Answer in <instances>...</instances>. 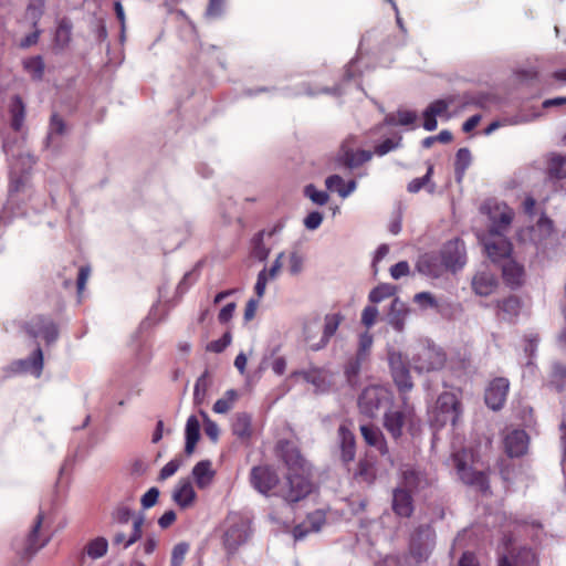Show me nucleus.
<instances>
[{
    "label": "nucleus",
    "mask_w": 566,
    "mask_h": 566,
    "mask_svg": "<svg viewBox=\"0 0 566 566\" xmlns=\"http://www.w3.org/2000/svg\"><path fill=\"white\" fill-rule=\"evenodd\" d=\"M281 457L287 467L284 481L268 467H256L251 471V483L260 493L277 496L286 503H295L312 492L306 463L298 450L290 442L280 443Z\"/></svg>",
    "instance_id": "nucleus-1"
},
{
    "label": "nucleus",
    "mask_w": 566,
    "mask_h": 566,
    "mask_svg": "<svg viewBox=\"0 0 566 566\" xmlns=\"http://www.w3.org/2000/svg\"><path fill=\"white\" fill-rule=\"evenodd\" d=\"M391 391L384 386H369L364 389L358 399L361 413L375 417L380 409L387 408L392 402Z\"/></svg>",
    "instance_id": "nucleus-2"
},
{
    "label": "nucleus",
    "mask_w": 566,
    "mask_h": 566,
    "mask_svg": "<svg viewBox=\"0 0 566 566\" xmlns=\"http://www.w3.org/2000/svg\"><path fill=\"white\" fill-rule=\"evenodd\" d=\"M444 363V353L431 345L419 346L411 357L412 368L419 374L439 370Z\"/></svg>",
    "instance_id": "nucleus-3"
},
{
    "label": "nucleus",
    "mask_w": 566,
    "mask_h": 566,
    "mask_svg": "<svg viewBox=\"0 0 566 566\" xmlns=\"http://www.w3.org/2000/svg\"><path fill=\"white\" fill-rule=\"evenodd\" d=\"M402 403L403 410H388L384 415V427L394 439L400 438L405 428L411 430L416 426L413 410L407 406L405 398Z\"/></svg>",
    "instance_id": "nucleus-4"
},
{
    "label": "nucleus",
    "mask_w": 566,
    "mask_h": 566,
    "mask_svg": "<svg viewBox=\"0 0 566 566\" xmlns=\"http://www.w3.org/2000/svg\"><path fill=\"white\" fill-rule=\"evenodd\" d=\"M460 413V403L455 394L443 392L439 396L433 410V419L439 426L448 423L454 426Z\"/></svg>",
    "instance_id": "nucleus-5"
},
{
    "label": "nucleus",
    "mask_w": 566,
    "mask_h": 566,
    "mask_svg": "<svg viewBox=\"0 0 566 566\" xmlns=\"http://www.w3.org/2000/svg\"><path fill=\"white\" fill-rule=\"evenodd\" d=\"M250 534V523L248 520L231 515L227 520V528L223 535L224 545L229 551H234L243 544Z\"/></svg>",
    "instance_id": "nucleus-6"
},
{
    "label": "nucleus",
    "mask_w": 566,
    "mask_h": 566,
    "mask_svg": "<svg viewBox=\"0 0 566 566\" xmlns=\"http://www.w3.org/2000/svg\"><path fill=\"white\" fill-rule=\"evenodd\" d=\"M491 221L489 232L505 233L514 218V211L503 202H489L483 206Z\"/></svg>",
    "instance_id": "nucleus-7"
},
{
    "label": "nucleus",
    "mask_w": 566,
    "mask_h": 566,
    "mask_svg": "<svg viewBox=\"0 0 566 566\" xmlns=\"http://www.w3.org/2000/svg\"><path fill=\"white\" fill-rule=\"evenodd\" d=\"M480 241L483 244L484 252L493 262L510 258L512 243L505 238L504 233L488 232Z\"/></svg>",
    "instance_id": "nucleus-8"
},
{
    "label": "nucleus",
    "mask_w": 566,
    "mask_h": 566,
    "mask_svg": "<svg viewBox=\"0 0 566 566\" xmlns=\"http://www.w3.org/2000/svg\"><path fill=\"white\" fill-rule=\"evenodd\" d=\"M388 361L391 369L392 378L401 392H408L412 389L409 369L402 357V354L396 350L388 353Z\"/></svg>",
    "instance_id": "nucleus-9"
},
{
    "label": "nucleus",
    "mask_w": 566,
    "mask_h": 566,
    "mask_svg": "<svg viewBox=\"0 0 566 566\" xmlns=\"http://www.w3.org/2000/svg\"><path fill=\"white\" fill-rule=\"evenodd\" d=\"M467 458V451H463L461 454L457 453L453 457L460 479L465 484L474 485L481 491H486L489 485L485 474L482 471H476L471 467H468L465 463Z\"/></svg>",
    "instance_id": "nucleus-10"
},
{
    "label": "nucleus",
    "mask_w": 566,
    "mask_h": 566,
    "mask_svg": "<svg viewBox=\"0 0 566 566\" xmlns=\"http://www.w3.org/2000/svg\"><path fill=\"white\" fill-rule=\"evenodd\" d=\"M457 102V96H448L447 98L432 102L423 112V128L428 132L434 130L438 126L437 116L450 118L452 115L448 113V109L454 106Z\"/></svg>",
    "instance_id": "nucleus-11"
},
{
    "label": "nucleus",
    "mask_w": 566,
    "mask_h": 566,
    "mask_svg": "<svg viewBox=\"0 0 566 566\" xmlns=\"http://www.w3.org/2000/svg\"><path fill=\"white\" fill-rule=\"evenodd\" d=\"M291 378L295 380L302 379L303 381L311 384L316 392H325L332 385L329 373L316 367L294 371L291 375Z\"/></svg>",
    "instance_id": "nucleus-12"
},
{
    "label": "nucleus",
    "mask_w": 566,
    "mask_h": 566,
    "mask_svg": "<svg viewBox=\"0 0 566 566\" xmlns=\"http://www.w3.org/2000/svg\"><path fill=\"white\" fill-rule=\"evenodd\" d=\"M440 255L447 268L452 272L462 269L467 262L464 244L459 240L448 242Z\"/></svg>",
    "instance_id": "nucleus-13"
},
{
    "label": "nucleus",
    "mask_w": 566,
    "mask_h": 566,
    "mask_svg": "<svg viewBox=\"0 0 566 566\" xmlns=\"http://www.w3.org/2000/svg\"><path fill=\"white\" fill-rule=\"evenodd\" d=\"M28 334L34 338L42 337L46 343H52L57 337V329L53 322L43 316L31 318L25 326Z\"/></svg>",
    "instance_id": "nucleus-14"
},
{
    "label": "nucleus",
    "mask_w": 566,
    "mask_h": 566,
    "mask_svg": "<svg viewBox=\"0 0 566 566\" xmlns=\"http://www.w3.org/2000/svg\"><path fill=\"white\" fill-rule=\"evenodd\" d=\"M43 369V353L40 347L25 359H18L10 365V370L13 374L30 373L36 378L41 376Z\"/></svg>",
    "instance_id": "nucleus-15"
},
{
    "label": "nucleus",
    "mask_w": 566,
    "mask_h": 566,
    "mask_svg": "<svg viewBox=\"0 0 566 566\" xmlns=\"http://www.w3.org/2000/svg\"><path fill=\"white\" fill-rule=\"evenodd\" d=\"M509 380L505 378L494 379L485 391V402L493 410L500 409L506 399L509 391Z\"/></svg>",
    "instance_id": "nucleus-16"
},
{
    "label": "nucleus",
    "mask_w": 566,
    "mask_h": 566,
    "mask_svg": "<svg viewBox=\"0 0 566 566\" xmlns=\"http://www.w3.org/2000/svg\"><path fill=\"white\" fill-rule=\"evenodd\" d=\"M417 269L420 273L436 279L449 270L440 254L422 255L417 262Z\"/></svg>",
    "instance_id": "nucleus-17"
},
{
    "label": "nucleus",
    "mask_w": 566,
    "mask_h": 566,
    "mask_svg": "<svg viewBox=\"0 0 566 566\" xmlns=\"http://www.w3.org/2000/svg\"><path fill=\"white\" fill-rule=\"evenodd\" d=\"M391 507L401 517H409L413 512L412 493L402 486H396L392 491Z\"/></svg>",
    "instance_id": "nucleus-18"
},
{
    "label": "nucleus",
    "mask_w": 566,
    "mask_h": 566,
    "mask_svg": "<svg viewBox=\"0 0 566 566\" xmlns=\"http://www.w3.org/2000/svg\"><path fill=\"white\" fill-rule=\"evenodd\" d=\"M171 497L179 507L188 509L193 505L197 494L192 483L188 479H181L176 484Z\"/></svg>",
    "instance_id": "nucleus-19"
},
{
    "label": "nucleus",
    "mask_w": 566,
    "mask_h": 566,
    "mask_svg": "<svg viewBox=\"0 0 566 566\" xmlns=\"http://www.w3.org/2000/svg\"><path fill=\"white\" fill-rule=\"evenodd\" d=\"M528 446V437L523 430H513L505 437V450L510 457L523 455Z\"/></svg>",
    "instance_id": "nucleus-20"
},
{
    "label": "nucleus",
    "mask_w": 566,
    "mask_h": 566,
    "mask_svg": "<svg viewBox=\"0 0 566 566\" xmlns=\"http://www.w3.org/2000/svg\"><path fill=\"white\" fill-rule=\"evenodd\" d=\"M338 440L342 461L352 462L355 458V437L345 424H340L338 428Z\"/></svg>",
    "instance_id": "nucleus-21"
},
{
    "label": "nucleus",
    "mask_w": 566,
    "mask_h": 566,
    "mask_svg": "<svg viewBox=\"0 0 566 566\" xmlns=\"http://www.w3.org/2000/svg\"><path fill=\"white\" fill-rule=\"evenodd\" d=\"M541 116H542V113L539 111L532 109V112L530 114H517L513 117L505 118L503 120H494L484 129V134L491 135L496 129L507 126V125H521V124L531 123V122L538 119Z\"/></svg>",
    "instance_id": "nucleus-22"
},
{
    "label": "nucleus",
    "mask_w": 566,
    "mask_h": 566,
    "mask_svg": "<svg viewBox=\"0 0 566 566\" xmlns=\"http://www.w3.org/2000/svg\"><path fill=\"white\" fill-rule=\"evenodd\" d=\"M496 285V279L489 271L478 272L472 279V289L480 296L492 294Z\"/></svg>",
    "instance_id": "nucleus-23"
},
{
    "label": "nucleus",
    "mask_w": 566,
    "mask_h": 566,
    "mask_svg": "<svg viewBox=\"0 0 566 566\" xmlns=\"http://www.w3.org/2000/svg\"><path fill=\"white\" fill-rule=\"evenodd\" d=\"M324 523L325 514L322 511L311 513L303 524L295 526L293 531L295 539H302L310 531H319Z\"/></svg>",
    "instance_id": "nucleus-24"
},
{
    "label": "nucleus",
    "mask_w": 566,
    "mask_h": 566,
    "mask_svg": "<svg viewBox=\"0 0 566 566\" xmlns=\"http://www.w3.org/2000/svg\"><path fill=\"white\" fill-rule=\"evenodd\" d=\"M192 476L199 489L208 488L214 478L211 461L202 460L198 462L192 469Z\"/></svg>",
    "instance_id": "nucleus-25"
},
{
    "label": "nucleus",
    "mask_w": 566,
    "mask_h": 566,
    "mask_svg": "<svg viewBox=\"0 0 566 566\" xmlns=\"http://www.w3.org/2000/svg\"><path fill=\"white\" fill-rule=\"evenodd\" d=\"M360 432L367 444L378 449L382 454L388 452L385 437L377 427L361 424Z\"/></svg>",
    "instance_id": "nucleus-26"
},
{
    "label": "nucleus",
    "mask_w": 566,
    "mask_h": 566,
    "mask_svg": "<svg viewBox=\"0 0 566 566\" xmlns=\"http://www.w3.org/2000/svg\"><path fill=\"white\" fill-rule=\"evenodd\" d=\"M407 305L400 301L399 298H395L391 303L389 313H388V322L389 324L398 332H401L405 327V321L408 315Z\"/></svg>",
    "instance_id": "nucleus-27"
},
{
    "label": "nucleus",
    "mask_w": 566,
    "mask_h": 566,
    "mask_svg": "<svg viewBox=\"0 0 566 566\" xmlns=\"http://www.w3.org/2000/svg\"><path fill=\"white\" fill-rule=\"evenodd\" d=\"M186 446L185 452L187 455H191L195 451L196 444L200 438V423L196 416H190L187 419L186 428Z\"/></svg>",
    "instance_id": "nucleus-28"
},
{
    "label": "nucleus",
    "mask_w": 566,
    "mask_h": 566,
    "mask_svg": "<svg viewBox=\"0 0 566 566\" xmlns=\"http://www.w3.org/2000/svg\"><path fill=\"white\" fill-rule=\"evenodd\" d=\"M342 317L338 314H328L324 318L323 334L319 336L318 343H315L313 347L315 349L324 348L331 337L336 333Z\"/></svg>",
    "instance_id": "nucleus-29"
},
{
    "label": "nucleus",
    "mask_w": 566,
    "mask_h": 566,
    "mask_svg": "<svg viewBox=\"0 0 566 566\" xmlns=\"http://www.w3.org/2000/svg\"><path fill=\"white\" fill-rule=\"evenodd\" d=\"M423 482L424 480L420 472L409 465H406L401 469L400 482L397 486H402L410 491V493H413L421 488Z\"/></svg>",
    "instance_id": "nucleus-30"
},
{
    "label": "nucleus",
    "mask_w": 566,
    "mask_h": 566,
    "mask_svg": "<svg viewBox=\"0 0 566 566\" xmlns=\"http://www.w3.org/2000/svg\"><path fill=\"white\" fill-rule=\"evenodd\" d=\"M233 434L241 439H248L251 433V417L245 412L237 413L232 421Z\"/></svg>",
    "instance_id": "nucleus-31"
},
{
    "label": "nucleus",
    "mask_w": 566,
    "mask_h": 566,
    "mask_svg": "<svg viewBox=\"0 0 566 566\" xmlns=\"http://www.w3.org/2000/svg\"><path fill=\"white\" fill-rule=\"evenodd\" d=\"M373 154L368 150H353V149H343L342 158L345 165L349 168H356L364 163L370 160Z\"/></svg>",
    "instance_id": "nucleus-32"
},
{
    "label": "nucleus",
    "mask_w": 566,
    "mask_h": 566,
    "mask_svg": "<svg viewBox=\"0 0 566 566\" xmlns=\"http://www.w3.org/2000/svg\"><path fill=\"white\" fill-rule=\"evenodd\" d=\"M535 564V555L530 549H523L516 557L503 555L499 566H533Z\"/></svg>",
    "instance_id": "nucleus-33"
},
{
    "label": "nucleus",
    "mask_w": 566,
    "mask_h": 566,
    "mask_svg": "<svg viewBox=\"0 0 566 566\" xmlns=\"http://www.w3.org/2000/svg\"><path fill=\"white\" fill-rule=\"evenodd\" d=\"M547 174L549 178L562 179L566 177V158L552 154L548 158Z\"/></svg>",
    "instance_id": "nucleus-34"
},
{
    "label": "nucleus",
    "mask_w": 566,
    "mask_h": 566,
    "mask_svg": "<svg viewBox=\"0 0 566 566\" xmlns=\"http://www.w3.org/2000/svg\"><path fill=\"white\" fill-rule=\"evenodd\" d=\"M44 6L45 0H29L24 18L31 23L32 28L38 27V23L44 12Z\"/></svg>",
    "instance_id": "nucleus-35"
},
{
    "label": "nucleus",
    "mask_w": 566,
    "mask_h": 566,
    "mask_svg": "<svg viewBox=\"0 0 566 566\" xmlns=\"http://www.w3.org/2000/svg\"><path fill=\"white\" fill-rule=\"evenodd\" d=\"M319 329H321V324H319V321L314 318V319H311L308 322H306L304 324V327H303V337H304V342L306 343V345L308 346V348L311 350H316L313 345L315 343H318V334H319Z\"/></svg>",
    "instance_id": "nucleus-36"
},
{
    "label": "nucleus",
    "mask_w": 566,
    "mask_h": 566,
    "mask_svg": "<svg viewBox=\"0 0 566 566\" xmlns=\"http://www.w3.org/2000/svg\"><path fill=\"white\" fill-rule=\"evenodd\" d=\"M523 269L515 261L507 259L503 264V276L507 283L516 285L521 283Z\"/></svg>",
    "instance_id": "nucleus-37"
},
{
    "label": "nucleus",
    "mask_w": 566,
    "mask_h": 566,
    "mask_svg": "<svg viewBox=\"0 0 566 566\" xmlns=\"http://www.w3.org/2000/svg\"><path fill=\"white\" fill-rule=\"evenodd\" d=\"M239 395L234 389H229L226 391L223 397L218 399L213 405V411L216 413H227L229 412L237 401Z\"/></svg>",
    "instance_id": "nucleus-38"
},
{
    "label": "nucleus",
    "mask_w": 566,
    "mask_h": 566,
    "mask_svg": "<svg viewBox=\"0 0 566 566\" xmlns=\"http://www.w3.org/2000/svg\"><path fill=\"white\" fill-rule=\"evenodd\" d=\"M500 311L502 312L503 319H513L520 313V301L516 297H507L497 304Z\"/></svg>",
    "instance_id": "nucleus-39"
},
{
    "label": "nucleus",
    "mask_w": 566,
    "mask_h": 566,
    "mask_svg": "<svg viewBox=\"0 0 566 566\" xmlns=\"http://www.w3.org/2000/svg\"><path fill=\"white\" fill-rule=\"evenodd\" d=\"M43 518H44L43 514L39 513L36 516L34 526L29 535L27 551L31 555L34 554L35 552H38L40 548H42L46 544V541H44L42 543H38V533L42 526Z\"/></svg>",
    "instance_id": "nucleus-40"
},
{
    "label": "nucleus",
    "mask_w": 566,
    "mask_h": 566,
    "mask_svg": "<svg viewBox=\"0 0 566 566\" xmlns=\"http://www.w3.org/2000/svg\"><path fill=\"white\" fill-rule=\"evenodd\" d=\"M417 119V115L411 111H398L397 114H389L385 118L387 125H411Z\"/></svg>",
    "instance_id": "nucleus-41"
},
{
    "label": "nucleus",
    "mask_w": 566,
    "mask_h": 566,
    "mask_svg": "<svg viewBox=\"0 0 566 566\" xmlns=\"http://www.w3.org/2000/svg\"><path fill=\"white\" fill-rule=\"evenodd\" d=\"M433 172V166L429 165L427 169V174L421 178H416L408 184V191L411 193L418 192L424 186H428V191H434V185L430 182L431 176Z\"/></svg>",
    "instance_id": "nucleus-42"
},
{
    "label": "nucleus",
    "mask_w": 566,
    "mask_h": 566,
    "mask_svg": "<svg viewBox=\"0 0 566 566\" xmlns=\"http://www.w3.org/2000/svg\"><path fill=\"white\" fill-rule=\"evenodd\" d=\"M108 543L104 537H97L91 541L86 547L85 552L91 558H101L107 553Z\"/></svg>",
    "instance_id": "nucleus-43"
},
{
    "label": "nucleus",
    "mask_w": 566,
    "mask_h": 566,
    "mask_svg": "<svg viewBox=\"0 0 566 566\" xmlns=\"http://www.w3.org/2000/svg\"><path fill=\"white\" fill-rule=\"evenodd\" d=\"M23 66L35 80H40L44 73V62L41 56H33L24 60Z\"/></svg>",
    "instance_id": "nucleus-44"
},
{
    "label": "nucleus",
    "mask_w": 566,
    "mask_h": 566,
    "mask_svg": "<svg viewBox=\"0 0 566 566\" xmlns=\"http://www.w3.org/2000/svg\"><path fill=\"white\" fill-rule=\"evenodd\" d=\"M24 105L20 97L15 96L12 99L11 114H12V126L15 130L22 127L24 119Z\"/></svg>",
    "instance_id": "nucleus-45"
},
{
    "label": "nucleus",
    "mask_w": 566,
    "mask_h": 566,
    "mask_svg": "<svg viewBox=\"0 0 566 566\" xmlns=\"http://www.w3.org/2000/svg\"><path fill=\"white\" fill-rule=\"evenodd\" d=\"M395 287L390 284H380L376 286L371 292L369 293V301L373 303H379L384 301L385 298L394 295Z\"/></svg>",
    "instance_id": "nucleus-46"
},
{
    "label": "nucleus",
    "mask_w": 566,
    "mask_h": 566,
    "mask_svg": "<svg viewBox=\"0 0 566 566\" xmlns=\"http://www.w3.org/2000/svg\"><path fill=\"white\" fill-rule=\"evenodd\" d=\"M304 195L314 203L323 206L327 203L329 196L327 192L318 190L314 185H307L304 188Z\"/></svg>",
    "instance_id": "nucleus-47"
},
{
    "label": "nucleus",
    "mask_w": 566,
    "mask_h": 566,
    "mask_svg": "<svg viewBox=\"0 0 566 566\" xmlns=\"http://www.w3.org/2000/svg\"><path fill=\"white\" fill-rule=\"evenodd\" d=\"M132 514V510L127 505L120 503L112 511L111 517L116 524H126L130 520Z\"/></svg>",
    "instance_id": "nucleus-48"
},
{
    "label": "nucleus",
    "mask_w": 566,
    "mask_h": 566,
    "mask_svg": "<svg viewBox=\"0 0 566 566\" xmlns=\"http://www.w3.org/2000/svg\"><path fill=\"white\" fill-rule=\"evenodd\" d=\"M471 163V153L468 148H460L455 156V171L458 175H463L464 170Z\"/></svg>",
    "instance_id": "nucleus-49"
},
{
    "label": "nucleus",
    "mask_w": 566,
    "mask_h": 566,
    "mask_svg": "<svg viewBox=\"0 0 566 566\" xmlns=\"http://www.w3.org/2000/svg\"><path fill=\"white\" fill-rule=\"evenodd\" d=\"M374 475H375V473H374L373 464L367 460L359 461L358 469L355 472V476L369 483L373 481Z\"/></svg>",
    "instance_id": "nucleus-50"
},
{
    "label": "nucleus",
    "mask_w": 566,
    "mask_h": 566,
    "mask_svg": "<svg viewBox=\"0 0 566 566\" xmlns=\"http://www.w3.org/2000/svg\"><path fill=\"white\" fill-rule=\"evenodd\" d=\"M144 524V517L138 516L134 520L133 523V532L127 537V541L125 542L124 548L130 547L133 544H135L140 537H142V528Z\"/></svg>",
    "instance_id": "nucleus-51"
},
{
    "label": "nucleus",
    "mask_w": 566,
    "mask_h": 566,
    "mask_svg": "<svg viewBox=\"0 0 566 566\" xmlns=\"http://www.w3.org/2000/svg\"><path fill=\"white\" fill-rule=\"evenodd\" d=\"M182 465V460L179 458L170 460L168 463L164 465V468L160 470L159 479L166 480L170 476H172L178 469Z\"/></svg>",
    "instance_id": "nucleus-52"
},
{
    "label": "nucleus",
    "mask_w": 566,
    "mask_h": 566,
    "mask_svg": "<svg viewBox=\"0 0 566 566\" xmlns=\"http://www.w3.org/2000/svg\"><path fill=\"white\" fill-rule=\"evenodd\" d=\"M373 345V336L369 333H364L359 337V346H358V359H364Z\"/></svg>",
    "instance_id": "nucleus-53"
},
{
    "label": "nucleus",
    "mask_w": 566,
    "mask_h": 566,
    "mask_svg": "<svg viewBox=\"0 0 566 566\" xmlns=\"http://www.w3.org/2000/svg\"><path fill=\"white\" fill-rule=\"evenodd\" d=\"M269 280H271V279L268 276V270L263 269L258 274L256 283H255V286H254V291H255L258 300H261L263 297V295L265 293V290H266V284L269 282Z\"/></svg>",
    "instance_id": "nucleus-54"
},
{
    "label": "nucleus",
    "mask_w": 566,
    "mask_h": 566,
    "mask_svg": "<svg viewBox=\"0 0 566 566\" xmlns=\"http://www.w3.org/2000/svg\"><path fill=\"white\" fill-rule=\"evenodd\" d=\"M552 382L557 388H563L566 385V368L562 365L554 366L552 374Z\"/></svg>",
    "instance_id": "nucleus-55"
},
{
    "label": "nucleus",
    "mask_w": 566,
    "mask_h": 566,
    "mask_svg": "<svg viewBox=\"0 0 566 566\" xmlns=\"http://www.w3.org/2000/svg\"><path fill=\"white\" fill-rule=\"evenodd\" d=\"M378 317V310L376 306H366L361 313V322L366 327H371Z\"/></svg>",
    "instance_id": "nucleus-56"
},
{
    "label": "nucleus",
    "mask_w": 566,
    "mask_h": 566,
    "mask_svg": "<svg viewBox=\"0 0 566 566\" xmlns=\"http://www.w3.org/2000/svg\"><path fill=\"white\" fill-rule=\"evenodd\" d=\"M159 496V490L157 488H150L142 497L140 503L144 509L153 507Z\"/></svg>",
    "instance_id": "nucleus-57"
},
{
    "label": "nucleus",
    "mask_w": 566,
    "mask_h": 566,
    "mask_svg": "<svg viewBox=\"0 0 566 566\" xmlns=\"http://www.w3.org/2000/svg\"><path fill=\"white\" fill-rule=\"evenodd\" d=\"M188 552V545L185 543H180L174 547L171 555V564L172 566H180L186 554Z\"/></svg>",
    "instance_id": "nucleus-58"
},
{
    "label": "nucleus",
    "mask_w": 566,
    "mask_h": 566,
    "mask_svg": "<svg viewBox=\"0 0 566 566\" xmlns=\"http://www.w3.org/2000/svg\"><path fill=\"white\" fill-rule=\"evenodd\" d=\"M415 302L422 307H437L438 303L429 292H421L415 295Z\"/></svg>",
    "instance_id": "nucleus-59"
},
{
    "label": "nucleus",
    "mask_w": 566,
    "mask_h": 566,
    "mask_svg": "<svg viewBox=\"0 0 566 566\" xmlns=\"http://www.w3.org/2000/svg\"><path fill=\"white\" fill-rule=\"evenodd\" d=\"M323 222V214L318 211H313L304 219V226L308 230H316Z\"/></svg>",
    "instance_id": "nucleus-60"
},
{
    "label": "nucleus",
    "mask_w": 566,
    "mask_h": 566,
    "mask_svg": "<svg viewBox=\"0 0 566 566\" xmlns=\"http://www.w3.org/2000/svg\"><path fill=\"white\" fill-rule=\"evenodd\" d=\"M400 140H401V137H399L396 142L394 139H386L385 142H382L380 145H378L376 147L375 153L378 156H384V155L388 154L389 151L399 147Z\"/></svg>",
    "instance_id": "nucleus-61"
},
{
    "label": "nucleus",
    "mask_w": 566,
    "mask_h": 566,
    "mask_svg": "<svg viewBox=\"0 0 566 566\" xmlns=\"http://www.w3.org/2000/svg\"><path fill=\"white\" fill-rule=\"evenodd\" d=\"M325 186L331 191H336L339 195V190H342L345 186L344 179L338 175H332L326 178Z\"/></svg>",
    "instance_id": "nucleus-62"
},
{
    "label": "nucleus",
    "mask_w": 566,
    "mask_h": 566,
    "mask_svg": "<svg viewBox=\"0 0 566 566\" xmlns=\"http://www.w3.org/2000/svg\"><path fill=\"white\" fill-rule=\"evenodd\" d=\"M64 132V122L59 116L53 115L50 124L49 137L52 138L54 135H63Z\"/></svg>",
    "instance_id": "nucleus-63"
},
{
    "label": "nucleus",
    "mask_w": 566,
    "mask_h": 566,
    "mask_svg": "<svg viewBox=\"0 0 566 566\" xmlns=\"http://www.w3.org/2000/svg\"><path fill=\"white\" fill-rule=\"evenodd\" d=\"M408 273H409V264L406 261L398 262L397 264H395L390 268V275L395 280L406 276V275H408Z\"/></svg>",
    "instance_id": "nucleus-64"
}]
</instances>
